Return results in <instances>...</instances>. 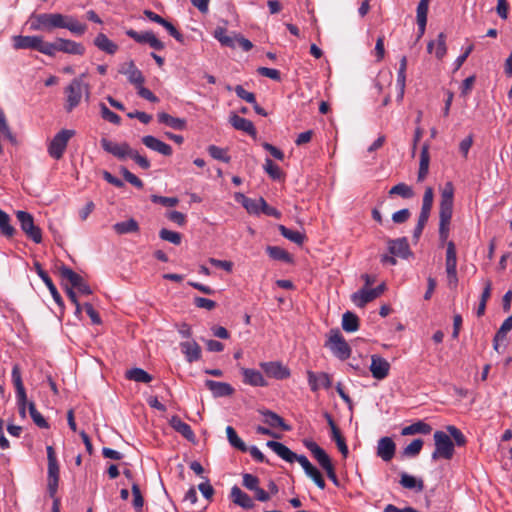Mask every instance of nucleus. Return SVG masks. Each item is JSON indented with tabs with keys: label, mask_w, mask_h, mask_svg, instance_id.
Instances as JSON below:
<instances>
[{
	"label": "nucleus",
	"mask_w": 512,
	"mask_h": 512,
	"mask_svg": "<svg viewBox=\"0 0 512 512\" xmlns=\"http://www.w3.org/2000/svg\"><path fill=\"white\" fill-rule=\"evenodd\" d=\"M29 22L30 29L33 31L67 29L76 36H82L87 31V25L80 22L75 16L61 13H32Z\"/></svg>",
	"instance_id": "obj_1"
},
{
	"label": "nucleus",
	"mask_w": 512,
	"mask_h": 512,
	"mask_svg": "<svg viewBox=\"0 0 512 512\" xmlns=\"http://www.w3.org/2000/svg\"><path fill=\"white\" fill-rule=\"evenodd\" d=\"M454 186L452 182H446L441 189L439 206V238L445 242L449 237L450 222L453 214Z\"/></svg>",
	"instance_id": "obj_2"
},
{
	"label": "nucleus",
	"mask_w": 512,
	"mask_h": 512,
	"mask_svg": "<svg viewBox=\"0 0 512 512\" xmlns=\"http://www.w3.org/2000/svg\"><path fill=\"white\" fill-rule=\"evenodd\" d=\"M266 445L286 462L293 463L294 461H297L305 472L313 466L305 455H297L280 442L270 440Z\"/></svg>",
	"instance_id": "obj_3"
},
{
	"label": "nucleus",
	"mask_w": 512,
	"mask_h": 512,
	"mask_svg": "<svg viewBox=\"0 0 512 512\" xmlns=\"http://www.w3.org/2000/svg\"><path fill=\"white\" fill-rule=\"evenodd\" d=\"M65 94V109L66 111L71 112L80 104L83 94H86L87 96L89 95V87L82 81L81 78H75L65 89Z\"/></svg>",
	"instance_id": "obj_4"
},
{
	"label": "nucleus",
	"mask_w": 512,
	"mask_h": 512,
	"mask_svg": "<svg viewBox=\"0 0 512 512\" xmlns=\"http://www.w3.org/2000/svg\"><path fill=\"white\" fill-rule=\"evenodd\" d=\"M13 48L16 50L32 49L48 56L49 42H46L42 36L16 35L12 37Z\"/></svg>",
	"instance_id": "obj_5"
},
{
	"label": "nucleus",
	"mask_w": 512,
	"mask_h": 512,
	"mask_svg": "<svg viewBox=\"0 0 512 512\" xmlns=\"http://www.w3.org/2000/svg\"><path fill=\"white\" fill-rule=\"evenodd\" d=\"M76 134L75 130L72 129H62L60 130L50 141L48 145V153L49 155L55 159L59 160L62 158L67 144L69 140Z\"/></svg>",
	"instance_id": "obj_6"
},
{
	"label": "nucleus",
	"mask_w": 512,
	"mask_h": 512,
	"mask_svg": "<svg viewBox=\"0 0 512 512\" xmlns=\"http://www.w3.org/2000/svg\"><path fill=\"white\" fill-rule=\"evenodd\" d=\"M46 451L48 459L47 489L50 497L53 498L58 489L59 465L54 448L52 446H47Z\"/></svg>",
	"instance_id": "obj_7"
},
{
	"label": "nucleus",
	"mask_w": 512,
	"mask_h": 512,
	"mask_svg": "<svg viewBox=\"0 0 512 512\" xmlns=\"http://www.w3.org/2000/svg\"><path fill=\"white\" fill-rule=\"evenodd\" d=\"M435 450L432 453V459L439 458L451 459L454 455V443L450 436L443 431H436L434 433Z\"/></svg>",
	"instance_id": "obj_8"
},
{
	"label": "nucleus",
	"mask_w": 512,
	"mask_h": 512,
	"mask_svg": "<svg viewBox=\"0 0 512 512\" xmlns=\"http://www.w3.org/2000/svg\"><path fill=\"white\" fill-rule=\"evenodd\" d=\"M48 51L50 57H53L56 52L82 56L85 53V47L83 44L70 39L57 38L54 42H49Z\"/></svg>",
	"instance_id": "obj_9"
},
{
	"label": "nucleus",
	"mask_w": 512,
	"mask_h": 512,
	"mask_svg": "<svg viewBox=\"0 0 512 512\" xmlns=\"http://www.w3.org/2000/svg\"><path fill=\"white\" fill-rule=\"evenodd\" d=\"M16 218L20 224L22 231L35 243H41L42 232L41 229L34 224V218L32 214L18 210L16 211Z\"/></svg>",
	"instance_id": "obj_10"
},
{
	"label": "nucleus",
	"mask_w": 512,
	"mask_h": 512,
	"mask_svg": "<svg viewBox=\"0 0 512 512\" xmlns=\"http://www.w3.org/2000/svg\"><path fill=\"white\" fill-rule=\"evenodd\" d=\"M11 376L16 390V401L19 414L21 418L24 419L26 417V407H28L29 402L27 401V395L22 381L21 371L17 364L13 366Z\"/></svg>",
	"instance_id": "obj_11"
},
{
	"label": "nucleus",
	"mask_w": 512,
	"mask_h": 512,
	"mask_svg": "<svg viewBox=\"0 0 512 512\" xmlns=\"http://www.w3.org/2000/svg\"><path fill=\"white\" fill-rule=\"evenodd\" d=\"M326 346H328L332 353L340 360H346L351 355V348L337 329L330 331Z\"/></svg>",
	"instance_id": "obj_12"
},
{
	"label": "nucleus",
	"mask_w": 512,
	"mask_h": 512,
	"mask_svg": "<svg viewBox=\"0 0 512 512\" xmlns=\"http://www.w3.org/2000/svg\"><path fill=\"white\" fill-rule=\"evenodd\" d=\"M100 144L104 151L112 154L119 160H125L129 158L133 150L127 142L117 143L107 138H102Z\"/></svg>",
	"instance_id": "obj_13"
},
{
	"label": "nucleus",
	"mask_w": 512,
	"mask_h": 512,
	"mask_svg": "<svg viewBox=\"0 0 512 512\" xmlns=\"http://www.w3.org/2000/svg\"><path fill=\"white\" fill-rule=\"evenodd\" d=\"M260 367L268 377L277 380L287 379L290 376V370L278 361L261 362Z\"/></svg>",
	"instance_id": "obj_14"
},
{
	"label": "nucleus",
	"mask_w": 512,
	"mask_h": 512,
	"mask_svg": "<svg viewBox=\"0 0 512 512\" xmlns=\"http://www.w3.org/2000/svg\"><path fill=\"white\" fill-rule=\"evenodd\" d=\"M307 381L312 392H317L321 388L329 389L332 386V378L328 373L307 371Z\"/></svg>",
	"instance_id": "obj_15"
},
{
	"label": "nucleus",
	"mask_w": 512,
	"mask_h": 512,
	"mask_svg": "<svg viewBox=\"0 0 512 512\" xmlns=\"http://www.w3.org/2000/svg\"><path fill=\"white\" fill-rule=\"evenodd\" d=\"M126 35L138 43L149 44L150 47H152L155 50L164 49V44L151 31L139 33L133 29H129L126 31Z\"/></svg>",
	"instance_id": "obj_16"
},
{
	"label": "nucleus",
	"mask_w": 512,
	"mask_h": 512,
	"mask_svg": "<svg viewBox=\"0 0 512 512\" xmlns=\"http://www.w3.org/2000/svg\"><path fill=\"white\" fill-rule=\"evenodd\" d=\"M390 364L389 362L379 355L371 356L370 371L372 376L377 380L386 378L389 374Z\"/></svg>",
	"instance_id": "obj_17"
},
{
	"label": "nucleus",
	"mask_w": 512,
	"mask_h": 512,
	"mask_svg": "<svg viewBox=\"0 0 512 512\" xmlns=\"http://www.w3.org/2000/svg\"><path fill=\"white\" fill-rule=\"evenodd\" d=\"M388 250L393 256L403 259H407L412 254L406 237L389 240Z\"/></svg>",
	"instance_id": "obj_18"
},
{
	"label": "nucleus",
	"mask_w": 512,
	"mask_h": 512,
	"mask_svg": "<svg viewBox=\"0 0 512 512\" xmlns=\"http://www.w3.org/2000/svg\"><path fill=\"white\" fill-rule=\"evenodd\" d=\"M119 73L125 75L128 81L135 86L143 84L145 81L142 72L136 67L133 61L123 64L119 68Z\"/></svg>",
	"instance_id": "obj_19"
},
{
	"label": "nucleus",
	"mask_w": 512,
	"mask_h": 512,
	"mask_svg": "<svg viewBox=\"0 0 512 512\" xmlns=\"http://www.w3.org/2000/svg\"><path fill=\"white\" fill-rule=\"evenodd\" d=\"M396 445L392 438L382 437L378 440L377 444V456L383 461H390L395 455Z\"/></svg>",
	"instance_id": "obj_20"
},
{
	"label": "nucleus",
	"mask_w": 512,
	"mask_h": 512,
	"mask_svg": "<svg viewBox=\"0 0 512 512\" xmlns=\"http://www.w3.org/2000/svg\"><path fill=\"white\" fill-rule=\"evenodd\" d=\"M141 141L147 148L164 156H170L173 152L172 147L169 144L159 140L152 135L143 136Z\"/></svg>",
	"instance_id": "obj_21"
},
{
	"label": "nucleus",
	"mask_w": 512,
	"mask_h": 512,
	"mask_svg": "<svg viewBox=\"0 0 512 512\" xmlns=\"http://www.w3.org/2000/svg\"><path fill=\"white\" fill-rule=\"evenodd\" d=\"M229 122L236 130L245 132L248 135L252 136L253 138H256L257 131L252 121L243 118L237 114H232L229 118Z\"/></svg>",
	"instance_id": "obj_22"
},
{
	"label": "nucleus",
	"mask_w": 512,
	"mask_h": 512,
	"mask_svg": "<svg viewBox=\"0 0 512 512\" xmlns=\"http://www.w3.org/2000/svg\"><path fill=\"white\" fill-rule=\"evenodd\" d=\"M205 386L211 391L215 398L231 396L234 388L226 382H218L214 380H206Z\"/></svg>",
	"instance_id": "obj_23"
},
{
	"label": "nucleus",
	"mask_w": 512,
	"mask_h": 512,
	"mask_svg": "<svg viewBox=\"0 0 512 512\" xmlns=\"http://www.w3.org/2000/svg\"><path fill=\"white\" fill-rule=\"evenodd\" d=\"M243 382L254 387H265L268 383L265 381L262 373L255 369L241 368Z\"/></svg>",
	"instance_id": "obj_24"
},
{
	"label": "nucleus",
	"mask_w": 512,
	"mask_h": 512,
	"mask_svg": "<svg viewBox=\"0 0 512 512\" xmlns=\"http://www.w3.org/2000/svg\"><path fill=\"white\" fill-rule=\"evenodd\" d=\"M180 348L189 363L198 361L201 358V347L194 340L181 342Z\"/></svg>",
	"instance_id": "obj_25"
},
{
	"label": "nucleus",
	"mask_w": 512,
	"mask_h": 512,
	"mask_svg": "<svg viewBox=\"0 0 512 512\" xmlns=\"http://www.w3.org/2000/svg\"><path fill=\"white\" fill-rule=\"evenodd\" d=\"M230 498L234 504L243 509H251L254 507L253 499L236 485L231 488Z\"/></svg>",
	"instance_id": "obj_26"
},
{
	"label": "nucleus",
	"mask_w": 512,
	"mask_h": 512,
	"mask_svg": "<svg viewBox=\"0 0 512 512\" xmlns=\"http://www.w3.org/2000/svg\"><path fill=\"white\" fill-rule=\"evenodd\" d=\"M263 416V421L271 428H280L283 431H290L291 427L285 423L282 417L271 410L260 411Z\"/></svg>",
	"instance_id": "obj_27"
},
{
	"label": "nucleus",
	"mask_w": 512,
	"mask_h": 512,
	"mask_svg": "<svg viewBox=\"0 0 512 512\" xmlns=\"http://www.w3.org/2000/svg\"><path fill=\"white\" fill-rule=\"evenodd\" d=\"M427 51L428 53L434 52L436 58L441 60L447 52L446 35L443 32L439 33L435 40L428 43Z\"/></svg>",
	"instance_id": "obj_28"
},
{
	"label": "nucleus",
	"mask_w": 512,
	"mask_h": 512,
	"mask_svg": "<svg viewBox=\"0 0 512 512\" xmlns=\"http://www.w3.org/2000/svg\"><path fill=\"white\" fill-rule=\"evenodd\" d=\"M376 293L372 288H362L351 295V301L359 308L376 299Z\"/></svg>",
	"instance_id": "obj_29"
},
{
	"label": "nucleus",
	"mask_w": 512,
	"mask_h": 512,
	"mask_svg": "<svg viewBox=\"0 0 512 512\" xmlns=\"http://www.w3.org/2000/svg\"><path fill=\"white\" fill-rule=\"evenodd\" d=\"M429 8V0H420L416 9V19L418 25V37H421L425 33L427 24V14Z\"/></svg>",
	"instance_id": "obj_30"
},
{
	"label": "nucleus",
	"mask_w": 512,
	"mask_h": 512,
	"mask_svg": "<svg viewBox=\"0 0 512 512\" xmlns=\"http://www.w3.org/2000/svg\"><path fill=\"white\" fill-rule=\"evenodd\" d=\"M169 424L176 432L180 433L187 440L194 441L195 434L193 430L191 429L190 425L183 422L179 416H172L169 420Z\"/></svg>",
	"instance_id": "obj_31"
},
{
	"label": "nucleus",
	"mask_w": 512,
	"mask_h": 512,
	"mask_svg": "<svg viewBox=\"0 0 512 512\" xmlns=\"http://www.w3.org/2000/svg\"><path fill=\"white\" fill-rule=\"evenodd\" d=\"M213 36L215 39H217L222 46L229 47V48H235L238 34L228 35L227 30L224 27H216Z\"/></svg>",
	"instance_id": "obj_32"
},
{
	"label": "nucleus",
	"mask_w": 512,
	"mask_h": 512,
	"mask_svg": "<svg viewBox=\"0 0 512 512\" xmlns=\"http://www.w3.org/2000/svg\"><path fill=\"white\" fill-rule=\"evenodd\" d=\"M261 198H258V199H252V198H249V197H246L244 194H241V193H237L235 195V199L240 202L243 207L250 213V214H255V215H259L261 213V205H260V201H261Z\"/></svg>",
	"instance_id": "obj_33"
},
{
	"label": "nucleus",
	"mask_w": 512,
	"mask_h": 512,
	"mask_svg": "<svg viewBox=\"0 0 512 512\" xmlns=\"http://www.w3.org/2000/svg\"><path fill=\"white\" fill-rule=\"evenodd\" d=\"M35 270L38 274V276L41 278V280L45 283L46 287L48 288L49 292L51 293L53 299L57 302H61V296L54 285L52 279L49 277L47 272H45L41 265L39 263H35Z\"/></svg>",
	"instance_id": "obj_34"
},
{
	"label": "nucleus",
	"mask_w": 512,
	"mask_h": 512,
	"mask_svg": "<svg viewBox=\"0 0 512 512\" xmlns=\"http://www.w3.org/2000/svg\"><path fill=\"white\" fill-rule=\"evenodd\" d=\"M94 45L101 51L113 55L118 50V45L111 41L104 33H99L94 39Z\"/></svg>",
	"instance_id": "obj_35"
},
{
	"label": "nucleus",
	"mask_w": 512,
	"mask_h": 512,
	"mask_svg": "<svg viewBox=\"0 0 512 512\" xmlns=\"http://www.w3.org/2000/svg\"><path fill=\"white\" fill-rule=\"evenodd\" d=\"M432 431V427L426 422L419 420L409 426L402 429L401 434L403 436L422 434L427 435Z\"/></svg>",
	"instance_id": "obj_36"
},
{
	"label": "nucleus",
	"mask_w": 512,
	"mask_h": 512,
	"mask_svg": "<svg viewBox=\"0 0 512 512\" xmlns=\"http://www.w3.org/2000/svg\"><path fill=\"white\" fill-rule=\"evenodd\" d=\"M157 117L160 123L165 124L166 126L175 130H184L186 128L185 119L173 117L165 112L158 113Z\"/></svg>",
	"instance_id": "obj_37"
},
{
	"label": "nucleus",
	"mask_w": 512,
	"mask_h": 512,
	"mask_svg": "<svg viewBox=\"0 0 512 512\" xmlns=\"http://www.w3.org/2000/svg\"><path fill=\"white\" fill-rule=\"evenodd\" d=\"M113 229L119 235L136 233L139 231V224L135 219L130 218L128 220L115 223L113 225Z\"/></svg>",
	"instance_id": "obj_38"
},
{
	"label": "nucleus",
	"mask_w": 512,
	"mask_h": 512,
	"mask_svg": "<svg viewBox=\"0 0 512 512\" xmlns=\"http://www.w3.org/2000/svg\"><path fill=\"white\" fill-rule=\"evenodd\" d=\"M457 269V255H456V247L454 242L449 241L447 243L446 249V273L454 274V271Z\"/></svg>",
	"instance_id": "obj_39"
},
{
	"label": "nucleus",
	"mask_w": 512,
	"mask_h": 512,
	"mask_svg": "<svg viewBox=\"0 0 512 512\" xmlns=\"http://www.w3.org/2000/svg\"><path fill=\"white\" fill-rule=\"evenodd\" d=\"M400 484L406 489L415 490L417 492H421L424 489V484L421 479H417L407 473L401 474Z\"/></svg>",
	"instance_id": "obj_40"
},
{
	"label": "nucleus",
	"mask_w": 512,
	"mask_h": 512,
	"mask_svg": "<svg viewBox=\"0 0 512 512\" xmlns=\"http://www.w3.org/2000/svg\"><path fill=\"white\" fill-rule=\"evenodd\" d=\"M406 69H407V57L402 56L399 63V69L397 73V86L400 90L399 99L403 98L404 95V89H405V82H406Z\"/></svg>",
	"instance_id": "obj_41"
},
{
	"label": "nucleus",
	"mask_w": 512,
	"mask_h": 512,
	"mask_svg": "<svg viewBox=\"0 0 512 512\" xmlns=\"http://www.w3.org/2000/svg\"><path fill=\"white\" fill-rule=\"evenodd\" d=\"M342 328L346 332L357 331L359 328L358 317L350 311L345 312L342 316Z\"/></svg>",
	"instance_id": "obj_42"
},
{
	"label": "nucleus",
	"mask_w": 512,
	"mask_h": 512,
	"mask_svg": "<svg viewBox=\"0 0 512 512\" xmlns=\"http://www.w3.org/2000/svg\"><path fill=\"white\" fill-rule=\"evenodd\" d=\"M226 434H227V439L231 446H233L234 448H236L242 452H246L248 450L246 444L237 435L235 429L232 426L226 427Z\"/></svg>",
	"instance_id": "obj_43"
},
{
	"label": "nucleus",
	"mask_w": 512,
	"mask_h": 512,
	"mask_svg": "<svg viewBox=\"0 0 512 512\" xmlns=\"http://www.w3.org/2000/svg\"><path fill=\"white\" fill-rule=\"evenodd\" d=\"M126 377L129 380L139 383H149L152 380V376L141 368H133L126 372Z\"/></svg>",
	"instance_id": "obj_44"
},
{
	"label": "nucleus",
	"mask_w": 512,
	"mask_h": 512,
	"mask_svg": "<svg viewBox=\"0 0 512 512\" xmlns=\"http://www.w3.org/2000/svg\"><path fill=\"white\" fill-rule=\"evenodd\" d=\"M59 273L64 280H67L72 288H76L83 278L67 266H61Z\"/></svg>",
	"instance_id": "obj_45"
},
{
	"label": "nucleus",
	"mask_w": 512,
	"mask_h": 512,
	"mask_svg": "<svg viewBox=\"0 0 512 512\" xmlns=\"http://www.w3.org/2000/svg\"><path fill=\"white\" fill-rule=\"evenodd\" d=\"M266 252L274 260L283 261L286 263L292 261L290 254L279 246H267Z\"/></svg>",
	"instance_id": "obj_46"
},
{
	"label": "nucleus",
	"mask_w": 512,
	"mask_h": 512,
	"mask_svg": "<svg viewBox=\"0 0 512 512\" xmlns=\"http://www.w3.org/2000/svg\"><path fill=\"white\" fill-rule=\"evenodd\" d=\"M278 229L281 235L284 238L290 240L291 242L296 243L298 245H301L304 242L305 235L303 233L296 230H291L285 227L284 225H280Z\"/></svg>",
	"instance_id": "obj_47"
},
{
	"label": "nucleus",
	"mask_w": 512,
	"mask_h": 512,
	"mask_svg": "<svg viewBox=\"0 0 512 512\" xmlns=\"http://www.w3.org/2000/svg\"><path fill=\"white\" fill-rule=\"evenodd\" d=\"M0 229L4 236L10 238L13 237L16 230L15 228L10 224V217L9 215L0 209Z\"/></svg>",
	"instance_id": "obj_48"
},
{
	"label": "nucleus",
	"mask_w": 512,
	"mask_h": 512,
	"mask_svg": "<svg viewBox=\"0 0 512 512\" xmlns=\"http://www.w3.org/2000/svg\"><path fill=\"white\" fill-rule=\"evenodd\" d=\"M433 199H434V193L433 189L431 187H427L425 189L423 200H422V207H421V215L428 216L430 215L432 206H433Z\"/></svg>",
	"instance_id": "obj_49"
},
{
	"label": "nucleus",
	"mask_w": 512,
	"mask_h": 512,
	"mask_svg": "<svg viewBox=\"0 0 512 512\" xmlns=\"http://www.w3.org/2000/svg\"><path fill=\"white\" fill-rule=\"evenodd\" d=\"M29 414L33 420V422L40 428L47 429L49 428V424L46 419L42 416L40 412L37 411L34 402H29L28 404Z\"/></svg>",
	"instance_id": "obj_50"
},
{
	"label": "nucleus",
	"mask_w": 512,
	"mask_h": 512,
	"mask_svg": "<svg viewBox=\"0 0 512 512\" xmlns=\"http://www.w3.org/2000/svg\"><path fill=\"white\" fill-rule=\"evenodd\" d=\"M390 195H399L402 198L409 199L414 196V192L410 186L405 183H398L393 186L390 191Z\"/></svg>",
	"instance_id": "obj_51"
},
{
	"label": "nucleus",
	"mask_w": 512,
	"mask_h": 512,
	"mask_svg": "<svg viewBox=\"0 0 512 512\" xmlns=\"http://www.w3.org/2000/svg\"><path fill=\"white\" fill-rule=\"evenodd\" d=\"M264 169L274 180H280L283 177L280 167L269 158L265 160Z\"/></svg>",
	"instance_id": "obj_52"
},
{
	"label": "nucleus",
	"mask_w": 512,
	"mask_h": 512,
	"mask_svg": "<svg viewBox=\"0 0 512 512\" xmlns=\"http://www.w3.org/2000/svg\"><path fill=\"white\" fill-rule=\"evenodd\" d=\"M208 153L212 158L216 160H220L225 163H228L230 161V156L227 154L226 150L216 145H210L208 147Z\"/></svg>",
	"instance_id": "obj_53"
},
{
	"label": "nucleus",
	"mask_w": 512,
	"mask_h": 512,
	"mask_svg": "<svg viewBox=\"0 0 512 512\" xmlns=\"http://www.w3.org/2000/svg\"><path fill=\"white\" fill-rule=\"evenodd\" d=\"M318 464L326 471H330L334 469V466L331 462V459L329 455L325 452L324 449H322L320 452H318L316 455L313 456Z\"/></svg>",
	"instance_id": "obj_54"
},
{
	"label": "nucleus",
	"mask_w": 512,
	"mask_h": 512,
	"mask_svg": "<svg viewBox=\"0 0 512 512\" xmlns=\"http://www.w3.org/2000/svg\"><path fill=\"white\" fill-rule=\"evenodd\" d=\"M318 464L326 471H330L334 469V466L331 462V459L329 455L325 452L324 449H322L320 452H318L316 455L313 456Z\"/></svg>",
	"instance_id": "obj_55"
},
{
	"label": "nucleus",
	"mask_w": 512,
	"mask_h": 512,
	"mask_svg": "<svg viewBox=\"0 0 512 512\" xmlns=\"http://www.w3.org/2000/svg\"><path fill=\"white\" fill-rule=\"evenodd\" d=\"M324 416H325V418H326V420L328 422V425L331 428V434H332L331 437L336 442V445H338L339 443H342L343 441H345V439L341 435L338 427L336 426L332 416L329 413H325Z\"/></svg>",
	"instance_id": "obj_56"
},
{
	"label": "nucleus",
	"mask_w": 512,
	"mask_h": 512,
	"mask_svg": "<svg viewBox=\"0 0 512 512\" xmlns=\"http://www.w3.org/2000/svg\"><path fill=\"white\" fill-rule=\"evenodd\" d=\"M159 236L162 240L168 241L175 245H179L181 243V235L178 232L171 231L168 229H161L159 232Z\"/></svg>",
	"instance_id": "obj_57"
},
{
	"label": "nucleus",
	"mask_w": 512,
	"mask_h": 512,
	"mask_svg": "<svg viewBox=\"0 0 512 512\" xmlns=\"http://www.w3.org/2000/svg\"><path fill=\"white\" fill-rule=\"evenodd\" d=\"M0 132L9 139L12 143L16 141L15 136L11 132V129L7 123L5 114L3 110L0 108Z\"/></svg>",
	"instance_id": "obj_58"
},
{
	"label": "nucleus",
	"mask_w": 512,
	"mask_h": 512,
	"mask_svg": "<svg viewBox=\"0 0 512 512\" xmlns=\"http://www.w3.org/2000/svg\"><path fill=\"white\" fill-rule=\"evenodd\" d=\"M100 110L103 119L116 125H119L121 123L120 116L111 111L105 104H100Z\"/></svg>",
	"instance_id": "obj_59"
},
{
	"label": "nucleus",
	"mask_w": 512,
	"mask_h": 512,
	"mask_svg": "<svg viewBox=\"0 0 512 512\" xmlns=\"http://www.w3.org/2000/svg\"><path fill=\"white\" fill-rule=\"evenodd\" d=\"M423 447L422 439H414L409 445H407L404 449V454L406 456H416L420 453Z\"/></svg>",
	"instance_id": "obj_60"
},
{
	"label": "nucleus",
	"mask_w": 512,
	"mask_h": 512,
	"mask_svg": "<svg viewBox=\"0 0 512 512\" xmlns=\"http://www.w3.org/2000/svg\"><path fill=\"white\" fill-rule=\"evenodd\" d=\"M305 474L311 478L320 489L325 488L326 484L322 474L315 466H312L307 472H305Z\"/></svg>",
	"instance_id": "obj_61"
},
{
	"label": "nucleus",
	"mask_w": 512,
	"mask_h": 512,
	"mask_svg": "<svg viewBox=\"0 0 512 512\" xmlns=\"http://www.w3.org/2000/svg\"><path fill=\"white\" fill-rule=\"evenodd\" d=\"M120 172L123 175L124 179L132 184L133 186L141 189L143 187V182L136 175L131 173L127 168L121 167Z\"/></svg>",
	"instance_id": "obj_62"
},
{
	"label": "nucleus",
	"mask_w": 512,
	"mask_h": 512,
	"mask_svg": "<svg viewBox=\"0 0 512 512\" xmlns=\"http://www.w3.org/2000/svg\"><path fill=\"white\" fill-rule=\"evenodd\" d=\"M151 201L153 203L161 204L166 207H174L178 204V199L175 197H165L158 195H152Z\"/></svg>",
	"instance_id": "obj_63"
},
{
	"label": "nucleus",
	"mask_w": 512,
	"mask_h": 512,
	"mask_svg": "<svg viewBox=\"0 0 512 512\" xmlns=\"http://www.w3.org/2000/svg\"><path fill=\"white\" fill-rule=\"evenodd\" d=\"M448 432L450 433V436L454 439L455 444L458 446H463L466 443V438L464 434L455 426H448L447 427Z\"/></svg>",
	"instance_id": "obj_64"
}]
</instances>
